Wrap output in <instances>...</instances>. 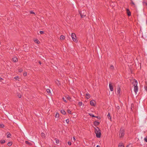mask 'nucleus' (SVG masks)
<instances>
[{
  "label": "nucleus",
  "instance_id": "f257e3e1",
  "mask_svg": "<svg viewBox=\"0 0 147 147\" xmlns=\"http://www.w3.org/2000/svg\"><path fill=\"white\" fill-rule=\"evenodd\" d=\"M132 84L134 86V91L136 93L138 91V88L137 86L138 82L136 80L134 79L132 82Z\"/></svg>",
  "mask_w": 147,
  "mask_h": 147
},
{
  "label": "nucleus",
  "instance_id": "f03ea898",
  "mask_svg": "<svg viewBox=\"0 0 147 147\" xmlns=\"http://www.w3.org/2000/svg\"><path fill=\"white\" fill-rule=\"evenodd\" d=\"M79 12L82 18H83L86 16V12L85 10H83L82 11H79Z\"/></svg>",
  "mask_w": 147,
  "mask_h": 147
},
{
  "label": "nucleus",
  "instance_id": "7ed1b4c3",
  "mask_svg": "<svg viewBox=\"0 0 147 147\" xmlns=\"http://www.w3.org/2000/svg\"><path fill=\"white\" fill-rule=\"evenodd\" d=\"M71 36L73 40L75 42H76L78 41V40L76 37V35L74 33H72L71 34Z\"/></svg>",
  "mask_w": 147,
  "mask_h": 147
},
{
  "label": "nucleus",
  "instance_id": "20e7f679",
  "mask_svg": "<svg viewBox=\"0 0 147 147\" xmlns=\"http://www.w3.org/2000/svg\"><path fill=\"white\" fill-rule=\"evenodd\" d=\"M101 130H100V131H98V132H96L95 133L96 137L97 138H100V137L101 135Z\"/></svg>",
  "mask_w": 147,
  "mask_h": 147
},
{
  "label": "nucleus",
  "instance_id": "39448f33",
  "mask_svg": "<svg viewBox=\"0 0 147 147\" xmlns=\"http://www.w3.org/2000/svg\"><path fill=\"white\" fill-rule=\"evenodd\" d=\"M109 87L111 91H113V88L110 82L109 84Z\"/></svg>",
  "mask_w": 147,
  "mask_h": 147
},
{
  "label": "nucleus",
  "instance_id": "423d86ee",
  "mask_svg": "<svg viewBox=\"0 0 147 147\" xmlns=\"http://www.w3.org/2000/svg\"><path fill=\"white\" fill-rule=\"evenodd\" d=\"M126 10L127 12V15L129 16H131V12L129 11V10L128 9H127Z\"/></svg>",
  "mask_w": 147,
  "mask_h": 147
},
{
  "label": "nucleus",
  "instance_id": "0eeeda50",
  "mask_svg": "<svg viewBox=\"0 0 147 147\" xmlns=\"http://www.w3.org/2000/svg\"><path fill=\"white\" fill-rule=\"evenodd\" d=\"M94 102H95V101L94 100H91L90 101V104L92 106H95V103H94Z\"/></svg>",
  "mask_w": 147,
  "mask_h": 147
},
{
  "label": "nucleus",
  "instance_id": "6e6552de",
  "mask_svg": "<svg viewBox=\"0 0 147 147\" xmlns=\"http://www.w3.org/2000/svg\"><path fill=\"white\" fill-rule=\"evenodd\" d=\"M100 123L97 120H95L94 122V125L95 126L98 125Z\"/></svg>",
  "mask_w": 147,
  "mask_h": 147
},
{
  "label": "nucleus",
  "instance_id": "1a4fd4ad",
  "mask_svg": "<svg viewBox=\"0 0 147 147\" xmlns=\"http://www.w3.org/2000/svg\"><path fill=\"white\" fill-rule=\"evenodd\" d=\"M95 129V133H96V132H98V131H100V130L99 129V128L98 127H97V128H94Z\"/></svg>",
  "mask_w": 147,
  "mask_h": 147
},
{
  "label": "nucleus",
  "instance_id": "9d476101",
  "mask_svg": "<svg viewBox=\"0 0 147 147\" xmlns=\"http://www.w3.org/2000/svg\"><path fill=\"white\" fill-rule=\"evenodd\" d=\"M117 93L118 94H120V92L121 91V88L119 86H118L117 87Z\"/></svg>",
  "mask_w": 147,
  "mask_h": 147
},
{
  "label": "nucleus",
  "instance_id": "9b49d317",
  "mask_svg": "<svg viewBox=\"0 0 147 147\" xmlns=\"http://www.w3.org/2000/svg\"><path fill=\"white\" fill-rule=\"evenodd\" d=\"M12 59H13V61L14 62H17L18 61L17 58L16 57H15L13 58H12Z\"/></svg>",
  "mask_w": 147,
  "mask_h": 147
},
{
  "label": "nucleus",
  "instance_id": "f8f14e48",
  "mask_svg": "<svg viewBox=\"0 0 147 147\" xmlns=\"http://www.w3.org/2000/svg\"><path fill=\"white\" fill-rule=\"evenodd\" d=\"M6 134H7V138H10V137L11 136V134H10L9 132H7L6 133Z\"/></svg>",
  "mask_w": 147,
  "mask_h": 147
},
{
  "label": "nucleus",
  "instance_id": "ddd939ff",
  "mask_svg": "<svg viewBox=\"0 0 147 147\" xmlns=\"http://www.w3.org/2000/svg\"><path fill=\"white\" fill-rule=\"evenodd\" d=\"M25 142L26 144H28L29 146H32V144L30 142H29L28 141H26Z\"/></svg>",
  "mask_w": 147,
  "mask_h": 147
},
{
  "label": "nucleus",
  "instance_id": "4468645a",
  "mask_svg": "<svg viewBox=\"0 0 147 147\" xmlns=\"http://www.w3.org/2000/svg\"><path fill=\"white\" fill-rule=\"evenodd\" d=\"M124 130L122 127H121L120 130V133H124Z\"/></svg>",
  "mask_w": 147,
  "mask_h": 147
},
{
  "label": "nucleus",
  "instance_id": "2eb2a0df",
  "mask_svg": "<svg viewBox=\"0 0 147 147\" xmlns=\"http://www.w3.org/2000/svg\"><path fill=\"white\" fill-rule=\"evenodd\" d=\"M86 96H87L86 97V99H88L90 97V94H89L88 93L86 94Z\"/></svg>",
  "mask_w": 147,
  "mask_h": 147
},
{
  "label": "nucleus",
  "instance_id": "dca6fc26",
  "mask_svg": "<svg viewBox=\"0 0 147 147\" xmlns=\"http://www.w3.org/2000/svg\"><path fill=\"white\" fill-rule=\"evenodd\" d=\"M61 113L63 115H65L66 114V113L64 110H61Z\"/></svg>",
  "mask_w": 147,
  "mask_h": 147
},
{
  "label": "nucleus",
  "instance_id": "f3484780",
  "mask_svg": "<svg viewBox=\"0 0 147 147\" xmlns=\"http://www.w3.org/2000/svg\"><path fill=\"white\" fill-rule=\"evenodd\" d=\"M60 38L61 40H63L65 38V36L63 35H61L60 37Z\"/></svg>",
  "mask_w": 147,
  "mask_h": 147
},
{
  "label": "nucleus",
  "instance_id": "a211bd4d",
  "mask_svg": "<svg viewBox=\"0 0 147 147\" xmlns=\"http://www.w3.org/2000/svg\"><path fill=\"white\" fill-rule=\"evenodd\" d=\"M12 142H10L7 143V145L8 146H11L12 144Z\"/></svg>",
  "mask_w": 147,
  "mask_h": 147
},
{
  "label": "nucleus",
  "instance_id": "6ab92c4d",
  "mask_svg": "<svg viewBox=\"0 0 147 147\" xmlns=\"http://www.w3.org/2000/svg\"><path fill=\"white\" fill-rule=\"evenodd\" d=\"M120 146V147H124V145L122 143H120L119 144V146Z\"/></svg>",
  "mask_w": 147,
  "mask_h": 147
},
{
  "label": "nucleus",
  "instance_id": "aec40b11",
  "mask_svg": "<svg viewBox=\"0 0 147 147\" xmlns=\"http://www.w3.org/2000/svg\"><path fill=\"white\" fill-rule=\"evenodd\" d=\"M107 117L109 119H111V117L110 115V113H109L107 115Z\"/></svg>",
  "mask_w": 147,
  "mask_h": 147
},
{
  "label": "nucleus",
  "instance_id": "412c9836",
  "mask_svg": "<svg viewBox=\"0 0 147 147\" xmlns=\"http://www.w3.org/2000/svg\"><path fill=\"white\" fill-rule=\"evenodd\" d=\"M41 136L42 137L44 138L45 137V134L44 133L42 132L41 133Z\"/></svg>",
  "mask_w": 147,
  "mask_h": 147
},
{
  "label": "nucleus",
  "instance_id": "4be33fe9",
  "mask_svg": "<svg viewBox=\"0 0 147 147\" xmlns=\"http://www.w3.org/2000/svg\"><path fill=\"white\" fill-rule=\"evenodd\" d=\"M59 117V114L58 113H56L55 116V117Z\"/></svg>",
  "mask_w": 147,
  "mask_h": 147
},
{
  "label": "nucleus",
  "instance_id": "5701e85b",
  "mask_svg": "<svg viewBox=\"0 0 147 147\" xmlns=\"http://www.w3.org/2000/svg\"><path fill=\"white\" fill-rule=\"evenodd\" d=\"M120 134H121V136H120V137L122 138L124 136V133H120Z\"/></svg>",
  "mask_w": 147,
  "mask_h": 147
},
{
  "label": "nucleus",
  "instance_id": "b1692460",
  "mask_svg": "<svg viewBox=\"0 0 147 147\" xmlns=\"http://www.w3.org/2000/svg\"><path fill=\"white\" fill-rule=\"evenodd\" d=\"M89 115H90L92 117H95V116H94V115L92 114L91 113H89Z\"/></svg>",
  "mask_w": 147,
  "mask_h": 147
},
{
  "label": "nucleus",
  "instance_id": "393cba45",
  "mask_svg": "<svg viewBox=\"0 0 147 147\" xmlns=\"http://www.w3.org/2000/svg\"><path fill=\"white\" fill-rule=\"evenodd\" d=\"M5 142V140H1V144H3Z\"/></svg>",
  "mask_w": 147,
  "mask_h": 147
},
{
  "label": "nucleus",
  "instance_id": "a878e982",
  "mask_svg": "<svg viewBox=\"0 0 147 147\" xmlns=\"http://www.w3.org/2000/svg\"><path fill=\"white\" fill-rule=\"evenodd\" d=\"M35 42L37 44H39L40 42L37 39H36Z\"/></svg>",
  "mask_w": 147,
  "mask_h": 147
},
{
  "label": "nucleus",
  "instance_id": "bb28decb",
  "mask_svg": "<svg viewBox=\"0 0 147 147\" xmlns=\"http://www.w3.org/2000/svg\"><path fill=\"white\" fill-rule=\"evenodd\" d=\"M19 72H21L23 71V69L22 68H20L18 69Z\"/></svg>",
  "mask_w": 147,
  "mask_h": 147
},
{
  "label": "nucleus",
  "instance_id": "cd10ccee",
  "mask_svg": "<svg viewBox=\"0 0 147 147\" xmlns=\"http://www.w3.org/2000/svg\"><path fill=\"white\" fill-rule=\"evenodd\" d=\"M143 4L144 5H145L147 6V3L146 2L144 1L143 2Z\"/></svg>",
  "mask_w": 147,
  "mask_h": 147
},
{
  "label": "nucleus",
  "instance_id": "c85d7f7f",
  "mask_svg": "<svg viewBox=\"0 0 147 147\" xmlns=\"http://www.w3.org/2000/svg\"><path fill=\"white\" fill-rule=\"evenodd\" d=\"M78 105H79L80 106H81L82 104V102H78Z\"/></svg>",
  "mask_w": 147,
  "mask_h": 147
},
{
  "label": "nucleus",
  "instance_id": "c756f323",
  "mask_svg": "<svg viewBox=\"0 0 147 147\" xmlns=\"http://www.w3.org/2000/svg\"><path fill=\"white\" fill-rule=\"evenodd\" d=\"M67 112L68 113H69V114H72V113H71V111L69 109L67 110Z\"/></svg>",
  "mask_w": 147,
  "mask_h": 147
},
{
  "label": "nucleus",
  "instance_id": "7c9ffc66",
  "mask_svg": "<svg viewBox=\"0 0 147 147\" xmlns=\"http://www.w3.org/2000/svg\"><path fill=\"white\" fill-rule=\"evenodd\" d=\"M55 139L56 140V143L57 144H58L59 143V140L56 139V138H55Z\"/></svg>",
  "mask_w": 147,
  "mask_h": 147
},
{
  "label": "nucleus",
  "instance_id": "2f4dec72",
  "mask_svg": "<svg viewBox=\"0 0 147 147\" xmlns=\"http://www.w3.org/2000/svg\"><path fill=\"white\" fill-rule=\"evenodd\" d=\"M14 78L16 80H18V79H19L18 76H16L14 77Z\"/></svg>",
  "mask_w": 147,
  "mask_h": 147
},
{
  "label": "nucleus",
  "instance_id": "473e14b6",
  "mask_svg": "<svg viewBox=\"0 0 147 147\" xmlns=\"http://www.w3.org/2000/svg\"><path fill=\"white\" fill-rule=\"evenodd\" d=\"M47 92L48 93H51V91H50V90L49 89H47Z\"/></svg>",
  "mask_w": 147,
  "mask_h": 147
},
{
  "label": "nucleus",
  "instance_id": "72a5a7b5",
  "mask_svg": "<svg viewBox=\"0 0 147 147\" xmlns=\"http://www.w3.org/2000/svg\"><path fill=\"white\" fill-rule=\"evenodd\" d=\"M110 68L111 69H114V67L113 66V65H111L110 66Z\"/></svg>",
  "mask_w": 147,
  "mask_h": 147
},
{
  "label": "nucleus",
  "instance_id": "f704fd0d",
  "mask_svg": "<svg viewBox=\"0 0 147 147\" xmlns=\"http://www.w3.org/2000/svg\"><path fill=\"white\" fill-rule=\"evenodd\" d=\"M62 99L63 100V101L65 102H67L66 101V99H65V98L64 97H63L62 98Z\"/></svg>",
  "mask_w": 147,
  "mask_h": 147
},
{
  "label": "nucleus",
  "instance_id": "c9c22d12",
  "mask_svg": "<svg viewBox=\"0 0 147 147\" xmlns=\"http://www.w3.org/2000/svg\"><path fill=\"white\" fill-rule=\"evenodd\" d=\"M144 140L145 142H147V137H145L144 139Z\"/></svg>",
  "mask_w": 147,
  "mask_h": 147
},
{
  "label": "nucleus",
  "instance_id": "e433bc0d",
  "mask_svg": "<svg viewBox=\"0 0 147 147\" xmlns=\"http://www.w3.org/2000/svg\"><path fill=\"white\" fill-rule=\"evenodd\" d=\"M4 127V125L3 124H0V127Z\"/></svg>",
  "mask_w": 147,
  "mask_h": 147
},
{
  "label": "nucleus",
  "instance_id": "4c0bfd02",
  "mask_svg": "<svg viewBox=\"0 0 147 147\" xmlns=\"http://www.w3.org/2000/svg\"><path fill=\"white\" fill-rule=\"evenodd\" d=\"M67 143L69 146H71V143L70 142H68Z\"/></svg>",
  "mask_w": 147,
  "mask_h": 147
},
{
  "label": "nucleus",
  "instance_id": "58836bf2",
  "mask_svg": "<svg viewBox=\"0 0 147 147\" xmlns=\"http://www.w3.org/2000/svg\"><path fill=\"white\" fill-rule=\"evenodd\" d=\"M30 13L33 14H35V15H36V14L34 13V12L32 11H30Z\"/></svg>",
  "mask_w": 147,
  "mask_h": 147
},
{
  "label": "nucleus",
  "instance_id": "ea45409f",
  "mask_svg": "<svg viewBox=\"0 0 147 147\" xmlns=\"http://www.w3.org/2000/svg\"><path fill=\"white\" fill-rule=\"evenodd\" d=\"M66 122L67 123V124H68L69 123V119H66Z\"/></svg>",
  "mask_w": 147,
  "mask_h": 147
},
{
  "label": "nucleus",
  "instance_id": "a19ab883",
  "mask_svg": "<svg viewBox=\"0 0 147 147\" xmlns=\"http://www.w3.org/2000/svg\"><path fill=\"white\" fill-rule=\"evenodd\" d=\"M130 1H131V3L133 5H135V4L133 2V1L132 0H130Z\"/></svg>",
  "mask_w": 147,
  "mask_h": 147
},
{
  "label": "nucleus",
  "instance_id": "79ce46f5",
  "mask_svg": "<svg viewBox=\"0 0 147 147\" xmlns=\"http://www.w3.org/2000/svg\"><path fill=\"white\" fill-rule=\"evenodd\" d=\"M94 117L96 118L97 119H101V118L99 116H95V117Z\"/></svg>",
  "mask_w": 147,
  "mask_h": 147
},
{
  "label": "nucleus",
  "instance_id": "37998d69",
  "mask_svg": "<svg viewBox=\"0 0 147 147\" xmlns=\"http://www.w3.org/2000/svg\"><path fill=\"white\" fill-rule=\"evenodd\" d=\"M40 33L41 34H42L44 33V32L43 31H40Z\"/></svg>",
  "mask_w": 147,
  "mask_h": 147
},
{
  "label": "nucleus",
  "instance_id": "c03bdc74",
  "mask_svg": "<svg viewBox=\"0 0 147 147\" xmlns=\"http://www.w3.org/2000/svg\"><path fill=\"white\" fill-rule=\"evenodd\" d=\"M27 73L26 72H25L24 73L23 75L24 76H27Z\"/></svg>",
  "mask_w": 147,
  "mask_h": 147
},
{
  "label": "nucleus",
  "instance_id": "a18cd8bd",
  "mask_svg": "<svg viewBox=\"0 0 147 147\" xmlns=\"http://www.w3.org/2000/svg\"><path fill=\"white\" fill-rule=\"evenodd\" d=\"M120 108V107L119 106H118L117 107V109L118 110H119Z\"/></svg>",
  "mask_w": 147,
  "mask_h": 147
},
{
  "label": "nucleus",
  "instance_id": "49530a36",
  "mask_svg": "<svg viewBox=\"0 0 147 147\" xmlns=\"http://www.w3.org/2000/svg\"><path fill=\"white\" fill-rule=\"evenodd\" d=\"M67 99L69 100H70V99H71V98L69 96L67 97Z\"/></svg>",
  "mask_w": 147,
  "mask_h": 147
},
{
  "label": "nucleus",
  "instance_id": "de8ad7c7",
  "mask_svg": "<svg viewBox=\"0 0 147 147\" xmlns=\"http://www.w3.org/2000/svg\"><path fill=\"white\" fill-rule=\"evenodd\" d=\"M18 96L19 98H21L22 97V95H18Z\"/></svg>",
  "mask_w": 147,
  "mask_h": 147
},
{
  "label": "nucleus",
  "instance_id": "09e8293b",
  "mask_svg": "<svg viewBox=\"0 0 147 147\" xmlns=\"http://www.w3.org/2000/svg\"><path fill=\"white\" fill-rule=\"evenodd\" d=\"M73 138V139H74V141H75L76 140V139L75 137H74Z\"/></svg>",
  "mask_w": 147,
  "mask_h": 147
},
{
  "label": "nucleus",
  "instance_id": "8fccbe9b",
  "mask_svg": "<svg viewBox=\"0 0 147 147\" xmlns=\"http://www.w3.org/2000/svg\"><path fill=\"white\" fill-rule=\"evenodd\" d=\"M2 80H3V79L1 77H0V81H1Z\"/></svg>",
  "mask_w": 147,
  "mask_h": 147
},
{
  "label": "nucleus",
  "instance_id": "3c124183",
  "mask_svg": "<svg viewBox=\"0 0 147 147\" xmlns=\"http://www.w3.org/2000/svg\"><path fill=\"white\" fill-rule=\"evenodd\" d=\"M38 63L40 65L41 64V62L40 61H39V62H38Z\"/></svg>",
  "mask_w": 147,
  "mask_h": 147
},
{
  "label": "nucleus",
  "instance_id": "603ef678",
  "mask_svg": "<svg viewBox=\"0 0 147 147\" xmlns=\"http://www.w3.org/2000/svg\"><path fill=\"white\" fill-rule=\"evenodd\" d=\"M96 147H100V146L99 145H98L96 146Z\"/></svg>",
  "mask_w": 147,
  "mask_h": 147
},
{
  "label": "nucleus",
  "instance_id": "864d4df0",
  "mask_svg": "<svg viewBox=\"0 0 147 147\" xmlns=\"http://www.w3.org/2000/svg\"><path fill=\"white\" fill-rule=\"evenodd\" d=\"M129 145H127L126 146V147H128L129 146Z\"/></svg>",
  "mask_w": 147,
  "mask_h": 147
},
{
  "label": "nucleus",
  "instance_id": "5fc2aeb1",
  "mask_svg": "<svg viewBox=\"0 0 147 147\" xmlns=\"http://www.w3.org/2000/svg\"><path fill=\"white\" fill-rule=\"evenodd\" d=\"M58 84H59V85H60V84H59V81H58Z\"/></svg>",
  "mask_w": 147,
  "mask_h": 147
},
{
  "label": "nucleus",
  "instance_id": "6e6d98bb",
  "mask_svg": "<svg viewBox=\"0 0 147 147\" xmlns=\"http://www.w3.org/2000/svg\"><path fill=\"white\" fill-rule=\"evenodd\" d=\"M58 84H59V85H60V84H59V81H58Z\"/></svg>",
  "mask_w": 147,
  "mask_h": 147
},
{
  "label": "nucleus",
  "instance_id": "4d7b16f0",
  "mask_svg": "<svg viewBox=\"0 0 147 147\" xmlns=\"http://www.w3.org/2000/svg\"><path fill=\"white\" fill-rule=\"evenodd\" d=\"M146 89H147V87H146Z\"/></svg>",
  "mask_w": 147,
  "mask_h": 147
}]
</instances>
